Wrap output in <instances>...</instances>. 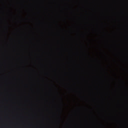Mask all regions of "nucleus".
<instances>
[{"mask_svg":"<svg viewBox=\"0 0 128 128\" xmlns=\"http://www.w3.org/2000/svg\"><path fill=\"white\" fill-rule=\"evenodd\" d=\"M5 58H10V56H8V54H6V55L4 56Z\"/></svg>","mask_w":128,"mask_h":128,"instance_id":"1","label":"nucleus"},{"mask_svg":"<svg viewBox=\"0 0 128 128\" xmlns=\"http://www.w3.org/2000/svg\"><path fill=\"white\" fill-rule=\"evenodd\" d=\"M0 66H4V65H0Z\"/></svg>","mask_w":128,"mask_h":128,"instance_id":"2","label":"nucleus"}]
</instances>
